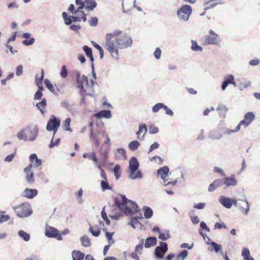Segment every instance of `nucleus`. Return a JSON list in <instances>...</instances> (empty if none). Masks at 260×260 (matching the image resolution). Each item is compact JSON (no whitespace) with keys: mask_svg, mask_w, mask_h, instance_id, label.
Returning <instances> with one entry per match:
<instances>
[{"mask_svg":"<svg viewBox=\"0 0 260 260\" xmlns=\"http://www.w3.org/2000/svg\"><path fill=\"white\" fill-rule=\"evenodd\" d=\"M133 40L127 33H122L117 29L106 35L105 45L106 49L112 57L118 60V49H126L132 46Z\"/></svg>","mask_w":260,"mask_h":260,"instance_id":"nucleus-1","label":"nucleus"},{"mask_svg":"<svg viewBox=\"0 0 260 260\" xmlns=\"http://www.w3.org/2000/svg\"><path fill=\"white\" fill-rule=\"evenodd\" d=\"M120 197L122 200L121 202L118 198L115 197L114 198V204L126 215L139 212L140 209L136 202L127 199L124 194H120Z\"/></svg>","mask_w":260,"mask_h":260,"instance_id":"nucleus-2","label":"nucleus"},{"mask_svg":"<svg viewBox=\"0 0 260 260\" xmlns=\"http://www.w3.org/2000/svg\"><path fill=\"white\" fill-rule=\"evenodd\" d=\"M38 134L39 128L37 125H28L17 133V137L19 140L33 142L36 140Z\"/></svg>","mask_w":260,"mask_h":260,"instance_id":"nucleus-3","label":"nucleus"},{"mask_svg":"<svg viewBox=\"0 0 260 260\" xmlns=\"http://www.w3.org/2000/svg\"><path fill=\"white\" fill-rule=\"evenodd\" d=\"M233 205L237 207L240 211L245 215H248L250 210V204L246 195H242L241 199L231 198V207Z\"/></svg>","mask_w":260,"mask_h":260,"instance_id":"nucleus-4","label":"nucleus"},{"mask_svg":"<svg viewBox=\"0 0 260 260\" xmlns=\"http://www.w3.org/2000/svg\"><path fill=\"white\" fill-rule=\"evenodd\" d=\"M139 162L137 158L133 156L129 159L128 171L129 174L128 177L133 180L136 179H141L143 177V175L141 172L139 170Z\"/></svg>","mask_w":260,"mask_h":260,"instance_id":"nucleus-5","label":"nucleus"},{"mask_svg":"<svg viewBox=\"0 0 260 260\" xmlns=\"http://www.w3.org/2000/svg\"><path fill=\"white\" fill-rule=\"evenodd\" d=\"M98 85V83L94 82L92 79L90 80L89 82L88 79L86 77V81L83 82L81 84V87L79 86V83H77V86L79 89V92L82 90L83 92H87V95L90 96H93L94 94V87Z\"/></svg>","mask_w":260,"mask_h":260,"instance_id":"nucleus-6","label":"nucleus"},{"mask_svg":"<svg viewBox=\"0 0 260 260\" xmlns=\"http://www.w3.org/2000/svg\"><path fill=\"white\" fill-rule=\"evenodd\" d=\"M17 215L19 217H26L31 215L32 211L30 205L28 203H24L17 207L15 209Z\"/></svg>","mask_w":260,"mask_h":260,"instance_id":"nucleus-7","label":"nucleus"},{"mask_svg":"<svg viewBox=\"0 0 260 260\" xmlns=\"http://www.w3.org/2000/svg\"><path fill=\"white\" fill-rule=\"evenodd\" d=\"M192 13L191 7L188 5H183L177 11V15L179 19L184 21H187Z\"/></svg>","mask_w":260,"mask_h":260,"instance_id":"nucleus-8","label":"nucleus"},{"mask_svg":"<svg viewBox=\"0 0 260 260\" xmlns=\"http://www.w3.org/2000/svg\"><path fill=\"white\" fill-rule=\"evenodd\" d=\"M168 250V247L167 243L164 242H160L159 245L155 247L154 253V257L158 260L162 259Z\"/></svg>","mask_w":260,"mask_h":260,"instance_id":"nucleus-9","label":"nucleus"},{"mask_svg":"<svg viewBox=\"0 0 260 260\" xmlns=\"http://www.w3.org/2000/svg\"><path fill=\"white\" fill-rule=\"evenodd\" d=\"M60 124V120L59 118L54 115H52L47 122L46 129L48 131H53V134L55 135Z\"/></svg>","mask_w":260,"mask_h":260,"instance_id":"nucleus-10","label":"nucleus"},{"mask_svg":"<svg viewBox=\"0 0 260 260\" xmlns=\"http://www.w3.org/2000/svg\"><path fill=\"white\" fill-rule=\"evenodd\" d=\"M45 235L48 238H54L60 241L62 239L61 234L59 231L52 226L47 225L45 228Z\"/></svg>","mask_w":260,"mask_h":260,"instance_id":"nucleus-11","label":"nucleus"},{"mask_svg":"<svg viewBox=\"0 0 260 260\" xmlns=\"http://www.w3.org/2000/svg\"><path fill=\"white\" fill-rule=\"evenodd\" d=\"M60 106L72 114H74L76 112L75 104L73 103H70L67 100H62L60 103Z\"/></svg>","mask_w":260,"mask_h":260,"instance_id":"nucleus-12","label":"nucleus"},{"mask_svg":"<svg viewBox=\"0 0 260 260\" xmlns=\"http://www.w3.org/2000/svg\"><path fill=\"white\" fill-rule=\"evenodd\" d=\"M224 185H225L224 188L235 186L238 183L237 180L236 179L235 175L234 174L229 177H224Z\"/></svg>","mask_w":260,"mask_h":260,"instance_id":"nucleus-13","label":"nucleus"},{"mask_svg":"<svg viewBox=\"0 0 260 260\" xmlns=\"http://www.w3.org/2000/svg\"><path fill=\"white\" fill-rule=\"evenodd\" d=\"M219 203L226 209L231 208V198L221 196L218 198Z\"/></svg>","mask_w":260,"mask_h":260,"instance_id":"nucleus-14","label":"nucleus"},{"mask_svg":"<svg viewBox=\"0 0 260 260\" xmlns=\"http://www.w3.org/2000/svg\"><path fill=\"white\" fill-rule=\"evenodd\" d=\"M38 190L36 189H29L26 188L22 193V196L28 199H32L38 194Z\"/></svg>","mask_w":260,"mask_h":260,"instance_id":"nucleus-15","label":"nucleus"},{"mask_svg":"<svg viewBox=\"0 0 260 260\" xmlns=\"http://www.w3.org/2000/svg\"><path fill=\"white\" fill-rule=\"evenodd\" d=\"M22 37L25 38L26 40H24L22 41V44L26 46H28L32 45L35 42V39L34 38H30V34L29 32H24L22 35Z\"/></svg>","mask_w":260,"mask_h":260,"instance_id":"nucleus-16","label":"nucleus"},{"mask_svg":"<svg viewBox=\"0 0 260 260\" xmlns=\"http://www.w3.org/2000/svg\"><path fill=\"white\" fill-rule=\"evenodd\" d=\"M169 172V168L167 166H164L157 171V173L158 176H160L161 178L163 180L168 176Z\"/></svg>","mask_w":260,"mask_h":260,"instance_id":"nucleus-17","label":"nucleus"},{"mask_svg":"<svg viewBox=\"0 0 260 260\" xmlns=\"http://www.w3.org/2000/svg\"><path fill=\"white\" fill-rule=\"evenodd\" d=\"M85 8L88 11H92L97 6V3L95 0H84Z\"/></svg>","mask_w":260,"mask_h":260,"instance_id":"nucleus-18","label":"nucleus"},{"mask_svg":"<svg viewBox=\"0 0 260 260\" xmlns=\"http://www.w3.org/2000/svg\"><path fill=\"white\" fill-rule=\"evenodd\" d=\"M157 243V239L155 237L151 236L148 237L146 240L144 244V246L145 248H149L152 246H155Z\"/></svg>","mask_w":260,"mask_h":260,"instance_id":"nucleus-19","label":"nucleus"},{"mask_svg":"<svg viewBox=\"0 0 260 260\" xmlns=\"http://www.w3.org/2000/svg\"><path fill=\"white\" fill-rule=\"evenodd\" d=\"M95 116L98 118L104 117L106 118H110L112 117L111 111L103 110H102L95 114Z\"/></svg>","mask_w":260,"mask_h":260,"instance_id":"nucleus-20","label":"nucleus"},{"mask_svg":"<svg viewBox=\"0 0 260 260\" xmlns=\"http://www.w3.org/2000/svg\"><path fill=\"white\" fill-rule=\"evenodd\" d=\"M74 74L76 78L77 83H79V86L81 87V84L83 82L86 81V76L84 75H81L80 72L79 71H75Z\"/></svg>","mask_w":260,"mask_h":260,"instance_id":"nucleus-21","label":"nucleus"},{"mask_svg":"<svg viewBox=\"0 0 260 260\" xmlns=\"http://www.w3.org/2000/svg\"><path fill=\"white\" fill-rule=\"evenodd\" d=\"M216 110L218 111L220 117L224 118L225 117L226 113L227 112L228 109L225 105L223 104H219L217 107Z\"/></svg>","mask_w":260,"mask_h":260,"instance_id":"nucleus-22","label":"nucleus"},{"mask_svg":"<svg viewBox=\"0 0 260 260\" xmlns=\"http://www.w3.org/2000/svg\"><path fill=\"white\" fill-rule=\"evenodd\" d=\"M29 159L31 162H34V165L36 167H40L42 164V160L38 158L37 154L35 153L30 154L29 156Z\"/></svg>","mask_w":260,"mask_h":260,"instance_id":"nucleus-23","label":"nucleus"},{"mask_svg":"<svg viewBox=\"0 0 260 260\" xmlns=\"http://www.w3.org/2000/svg\"><path fill=\"white\" fill-rule=\"evenodd\" d=\"M144 212V216L146 219H150L153 214V212L151 208L148 206H144L142 209Z\"/></svg>","mask_w":260,"mask_h":260,"instance_id":"nucleus-24","label":"nucleus"},{"mask_svg":"<svg viewBox=\"0 0 260 260\" xmlns=\"http://www.w3.org/2000/svg\"><path fill=\"white\" fill-rule=\"evenodd\" d=\"M218 39L217 37H213L210 35L206 36L205 38L204 43L206 45L215 44Z\"/></svg>","mask_w":260,"mask_h":260,"instance_id":"nucleus-25","label":"nucleus"},{"mask_svg":"<svg viewBox=\"0 0 260 260\" xmlns=\"http://www.w3.org/2000/svg\"><path fill=\"white\" fill-rule=\"evenodd\" d=\"M242 256L243 260H254V258L250 256L249 250L246 247H243L242 250Z\"/></svg>","mask_w":260,"mask_h":260,"instance_id":"nucleus-26","label":"nucleus"},{"mask_svg":"<svg viewBox=\"0 0 260 260\" xmlns=\"http://www.w3.org/2000/svg\"><path fill=\"white\" fill-rule=\"evenodd\" d=\"M251 85L250 82L246 79H241L240 81V84L239 89L240 90H243L244 89L247 88Z\"/></svg>","mask_w":260,"mask_h":260,"instance_id":"nucleus-27","label":"nucleus"},{"mask_svg":"<svg viewBox=\"0 0 260 260\" xmlns=\"http://www.w3.org/2000/svg\"><path fill=\"white\" fill-rule=\"evenodd\" d=\"M84 254L80 251L74 250L72 252L73 260H83Z\"/></svg>","mask_w":260,"mask_h":260,"instance_id":"nucleus-28","label":"nucleus"},{"mask_svg":"<svg viewBox=\"0 0 260 260\" xmlns=\"http://www.w3.org/2000/svg\"><path fill=\"white\" fill-rule=\"evenodd\" d=\"M47 106V102L45 99H43L41 102L37 103L36 105V107L40 111L42 114H44V109H45Z\"/></svg>","mask_w":260,"mask_h":260,"instance_id":"nucleus-29","label":"nucleus"},{"mask_svg":"<svg viewBox=\"0 0 260 260\" xmlns=\"http://www.w3.org/2000/svg\"><path fill=\"white\" fill-rule=\"evenodd\" d=\"M115 157L116 159H119L122 158V157H125L126 153L125 151L123 148H118L115 150L114 153Z\"/></svg>","mask_w":260,"mask_h":260,"instance_id":"nucleus-30","label":"nucleus"},{"mask_svg":"<svg viewBox=\"0 0 260 260\" xmlns=\"http://www.w3.org/2000/svg\"><path fill=\"white\" fill-rule=\"evenodd\" d=\"M140 145V143L138 141L135 140L131 142L128 144V147L129 150L134 151L137 150Z\"/></svg>","mask_w":260,"mask_h":260,"instance_id":"nucleus-31","label":"nucleus"},{"mask_svg":"<svg viewBox=\"0 0 260 260\" xmlns=\"http://www.w3.org/2000/svg\"><path fill=\"white\" fill-rule=\"evenodd\" d=\"M191 49L193 51H203V48L199 46L197 42L196 41L192 40L191 41Z\"/></svg>","mask_w":260,"mask_h":260,"instance_id":"nucleus-32","label":"nucleus"},{"mask_svg":"<svg viewBox=\"0 0 260 260\" xmlns=\"http://www.w3.org/2000/svg\"><path fill=\"white\" fill-rule=\"evenodd\" d=\"M26 174V180L28 183L32 184L35 181L34 174L32 171L24 172Z\"/></svg>","mask_w":260,"mask_h":260,"instance_id":"nucleus-33","label":"nucleus"},{"mask_svg":"<svg viewBox=\"0 0 260 260\" xmlns=\"http://www.w3.org/2000/svg\"><path fill=\"white\" fill-rule=\"evenodd\" d=\"M81 244L84 247H89L90 246V240L87 236L84 235L80 238Z\"/></svg>","mask_w":260,"mask_h":260,"instance_id":"nucleus-34","label":"nucleus"},{"mask_svg":"<svg viewBox=\"0 0 260 260\" xmlns=\"http://www.w3.org/2000/svg\"><path fill=\"white\" fill-rule=\"evenodd\" d=\"M18 235L21 239L26 242L28 241L30 239V235L22 230L19 231Z\"/></svg>","mask_w":260,"mask_h":260,"instance_id":"nucleus-35","label":"nucleus"},{"mask_svg":"<svg viewBox=\"0 0 260 260\" xmlns=\"http://www.w3.org/2000/svg\"><path fill=\"white\" fill-rule=\"evenodd\" d=\"M254 118L255 115L254 113L251 112L247 113L244 116V119L247 121L248 124H250Z\"/></svg>","mask_w":260,"mask_h":260,"instance_id":"nucleus-36","label":"nucleus"},{"mask_svg":"<svg viewBox=\"0 0 260 260\" xmlns=\"http://www.w3.org/2000/svg\"><path fill=\"white\" fill-rule=\"evenodd\" d=\"M170 237V231L169 230H166L165 233L159 232L158 238L162 241H166Z\"/></svg>","mask_w":260,"mask_h":260,"instance_id":"nucleus-37","label":"nucleus"},{"mask_svg":"<svg viewBox=\"0 0 260 260\" xmlns=\"http://www.w3.org/2000/svg\"><path fill=\"white\" fill-rule=\"evenodd\" d=\"M144 239H142L140 240L139 243L137 244L135 249V251L139 254H141L143 248Z\"/></svg>","mask_w":260,"mask_h":260,"instance_id":"nucleus-38","label":"nucleus"},{"mask_svg":"<svg viewBox=\"0 0 260 260\" xmlns=\"http://www.w3.org/2000/svg\"><path fill=\"white\" fill-rule=\"evenodd\" d=\"M101 186L102 191H104L106 190H111L112 187L109 185L108 180H102L101 181Z\"/></svg>","mask_w":260,"mask_h":260,"instance_id":"nucleus-39","label":"nucleus"},{"mask_svg":"<svg viewBox=\"0 0 260 260\" xmlns=\"http://www.w3.org/2000/svg\"><path fill=\"white\" fill-rule=\"evenodd\" d=\"M83 157L84 158H88L89 159L92 160L95 163L98 162V158L94 153H84L83 154Z\"/></svg>","mask_w":260,"mask_h":260,"instance_id":"nucleus-40","label":"nucleus"},{"mask_svg":"<svg viewBox=\"0 0 260 260\" xmlns=\"http://www.w3.org/2000/svg\"><path fill=\"white\" fill-rule=\"evenodd\" d=\"M71 121V118L69 117H68L63 122V126L64 127L65 131L72 132V129L70 128Z\"/></svg>","mask_w":260,"mask_h":260,"instance_id":"nucleus-41","label":"nucleus"},{"mask_svg":"<svg viewBox=\"0 0 260 260\" xmlns=\"http://www.w3.org/2000/svg\"><path fill=\"white\" fill-rule=\"evenodd\" d=\"M188 251L187 250H182L180 252H179L177 255V258L178 259H180L181 260H183L184 259H185L187 255H188Z\"/></svg>","mask_w":260,"mask_h":260,"instance_id":"nucleus-42","label":"nucleus"},{"mask_svg":"<svg viewBox=\"0 0 260 260\" xmlns=\"http://www.w3.org/2000/svg\"><path fill=\"white\" fill-rule=\"evenodd\" d=\"M44 84L46 87L52 93H54V87L48 79H45Z\"/></svg>","mask_w":260,"mask_h":260,"instance_id":"nucleus-43","label":"nucleus"},{"mask_svg":"<svg viewBox=\"0 0 260 260\" xmlns=\"http://www.w3.org/2000/svg\"><path fill=\"white\" fill-rule=\"evenodd\" d=\"M208 244H210L209 242H207ZM211 245L212 246L213 248L214 249L215 251L217 253L218 252H220L221 251V246L220 245H219L217 244L215 242H211L210 243Z\"/></svg>","mask_w":260,"mask_h":260,"instance_id":"nucleus-44","label":"nucleus"},{"mask_svg":"<svg viewBox=\"0 0 260 260\" xmlns=\"http://www.w3.org/2000/svg\"><path fill=\"white\" fill-rule=\"evenodd\" d=\"M105 207H104L101 212V216L103 220L105 221L106 223L109 225L110 224V221L107 217V214L105 210Z\"/></svg>","mask_w":260,"mask_h":260,"instance_id":"nucleus-45","label":"nucleus"},{"mask_svg":"<svg viewBox=\"0 0 260 260\" xmlns=\"http://www.w3.org/2000/svg\"><path fill=\"white\" fill-rule=\"evenodd\" d=\"M97 230L96 231L93 230V228L90 225L89 229V232L94 237H98L100 234V231L98 229V228L96 227Z\"/></svg>","mask_w":260,"mask_h":260,"instance_id":"nucleus-46","label":"nucleus"},{"mask_svg":"<svg viewBox=\"0 0 260 260\" xmlns=\"http://www.w3.org/2000/svg\"><path fill=\"white\" fill-rule=\"evenodd\" d=\"M194 212V211L190 212L189 213V216L190 217L192 223L194 224H198L200 222V219L197 216H193L191 215V213Z\"/></svg>","mask_w":260,"mask_h":260,"instance_id":"nucleus-47","label":"nucleus"},{"mask_svg":"<svg viewBox=\"0 0 260 260\" xmlns=\"http://www.w3.org/2000/svg\"><path fill=\"white\" fill-rule=\"evenodd\" d=\"M162 106V103H161L156 104L152 108V112L154 113L158 112L161 109Z\"/></svg>","mask_w":260,"mask_h":260,"instance_id":"nucleus-48","label":"nucleus"},{"mask_svg":"<svg viewBox=\"0 0 260 260\" xmlns=\"http://www.w3.org/2000/svg\"><path fill=\"white\" fill-rule=\"evenodd\" d=\"M60 75L62 78H65L67 77L68 71L65 66H62L61 71L60 72Z\"/></svg>","mask_w":260,"mask_h":260,"instance_id":"nucleus-49","label":"nucleus"},{"mask_svg":"<svg viewBox=\"0 0 260 260\" xmlns=\"http://www.w3.org/2000/svg\"><path fill=\"white\" fill-rule=\"evenodd\" d=\"M83 49L87 57H89L92 54V49L91 48L87 46H84L83 47Z\"/></svg>","mask_w":260,"mask_h":260,"instance_id":"nucleus-50","label":"nucleus"},{"mask_svg":"<svg viewBox=\"0 0 260 260\" xmlns=\"http://www.w3.org/2000/svg\"><path fill=\"white\" fill-rule=\"evenodd\" d=\"M23 66L22 64L18 65L16 68V75L17 76H20L23 74Z\"/></svg>","mask_w":260,"mask_h":260,"instance_id":"nucleus-51","label":"nucleus"},{"mask_svg":"<svg viewBox=\"0 0 260 260\" xmlns=\"http://www.w3.org/2000/svg\"><path fill=\"white\" fill-rule=\"evenodd\" d=\"M214 184H215V186H217V187H220L222 186L223 185H224V178L222 179H218L214 181Z\"/></svg>","mask_w":260,"mask_h":260,"instance_id":"nucleus-52","label":"nucleus"},{"mask_svg":"<svg viewBox=\"0 0 260 260\" xmlns=\"http://www.w3.org/2000/svg\"><path fill=\"white\" fill-rule=\"evenodd\" d=\"M233 80H234V76L231 74L228 75L224 78V81L229 84H230Z\"/></svg>","mask_w":260,"mask_h":260,"instance_id":"nucleus-53","label":"nucleus"},{"mask_svg":"<svg viewBox=\"0 0 260 260\" xmlns=\"http://www.w3.org/2000/svg\"><path fill=\"white\" fill-rule=\"evenodd\" d=\"M98 19L96 17H92L89 21V25L91 26H96L98 24Z\"/></svg>","mask_w":260,"mask_h":260,"instance_id":"nucleus-54","label":"nucleus"},{"mask_svg":"<svg viewBox=\"0 0 260 260\" xmlns=\"http://www.w3.org/2000/svg\"><path fill=\"white\" fill-rule=\"evenodd\" d=\"M161 51L158 47L156 48L154 52V56L156 59H159L160 58Z\"/></svg>","mask_w":260,"mask_h":260,"instance_id":"nucleus-55","label":"nucleus"},{"mask_svg":"<svg viewBox=\"0 0 260 260\" xmlns=\"http://www.w3.org/2000/svg\"><path fill=\"white\" fill-rule=\"evenodd\" d=\"M44 71L43 69H42L41 76L38 79L36 80V84L38 86H39V85L42 84V82L44 79Z\"/></svg>","mask_w":260,"mask_h":260,"instance_id":"nucleus-56","label":"nucleus"},{"mask_svg":"<svg viewBox=\"0 0 260 260\" xmlns=\"http://www.w3.org/2000/svg\"><path fill=\"white\" fill-rule=\"evenodd\" d=\"M222 137V135L219 133H212L210 135V138L212 139H220Z\"/></svg>","mask_w":260,"mask_h":260,"instance_id":"nucleus-57","label":"nucleus"},{"mask_svg":"<svg viewBox=\"0 0 260 260\" xmlns=\"http://www.w3.org/2000/svg\"><path fill=\"white\" fill-rule=\"evenodd\" d=\"M15 155H16L15 152L12 153V154L7 156L5 158L4 160L6 162H11V161H12V160L13 159V158Z\"/></svg>","mask_w":260,"mask_h":260,"instance_id":"nucleus-58","label":"nucleus"},{"mask_svg":"<svg viewBox=\"0 0 260 260\" xmlns=\"http://www.w3.org/2000/svg\"><path fill=\"white\" fill-rule=\"evenodd\" d=\"M159 146V144L157 142H154L152 144L149 149L148 153L152 152L153 150L157 149Z\"/></svg>","mask_w":260,"mask_h":260,"instance_id":"nucleus-59","label":"nucleus"},{"mask_svg":"<svg viewBox=\"0 0 260 260\" xmlns=\"http://www.w3.org/2000/svg\"><path fill=\"white\" fill-rule=\"evenodd\" d=\"M81 26L80 25L76 24H71L70 26V28L71 30H73L76 32H77L79 31V30L81 29Z\"/></svg>","mask_w":260,"mask_h":260,"instance_id":"nucleus-60","label":"nucleus"},{"mask_svg":"<svg viewBox=\"0 0 260 260\" xmlns=\"http://www.w3.org/2000/svg\"><path fill=\"white\" fill-rule=\"evenodd\" d=\"M10 219V217L9 215H0V223H2L4 222L7 221L9 220Z\"/></svg>","mask_w":260,"mask_h":260,"instance_id":"nucleus-61","label":"nucleus"},{"mask_svg":"<svg viewBox=\"0 0 260 260\" xmlns=\"http://www.w3.org/2000/svg\"><path fill=\"white\" fill-rule=\"evenodd\" d=\"M214 171L216 173L220 174L223 177H225V174L223 171V170L221 168H219L218 167H215L214 168Z\"/></svg>","mask_w":260,"mask_h":260,"instance_id":"nucleus-62","label":"nucleus"},{"mask_svg":"<svg viewBox=\"0 0 260 260\" xmlns=\"http://www.w3.org/2000/svg\"><path fill=\"white\" fill-rule=\"evenodd\" d=\"M206 206V204L204 203H200L198 204H194L193 208L197 209H203Z\"/></svg>","mask_w":260,"mask_h":260,"instance_id":"nucleus-63","label":"nucleus"},{"mask_svg":"<svg viewBox=\"0 0 260 260\" xmlns=\"http://www.w3.org/2000/svg\"><path fill=\"white\" fill-rule=\"evenodd\" d=\"M43 94L42 91L40 90H38V91L35 93L34 95V99L35 100H40L42 97Z\"/></svg>","mask_w":260,"mask_h":260,"instance_id":"nucleus-64","label":"nucleus"}]
</instances>
